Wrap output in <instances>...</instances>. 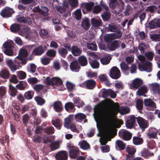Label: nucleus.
Returning a JSON list of instances; mask_svg holds the SVG:
<instances>
[{
  "instance_id": "obj_45",
  "label": "nucleus",
  "mask_w": 160,
  "mask_h": 160,
  "mask_svg": "<svg viewBox=\"0 0 160 160\" xmlns=\"http://www.w3.org/2000/svg\"><path fill=\"white\" fill-rule=\"evenodd\" d=\"M58 53L62 57L65 58L68 54V52L65 48H61L59 49Z\"/></svg>"
},
{
  "instance_id": "obj_20",
  "label": "nucleus",
  "mask_w": 160,
  "mask_h": 160,
  "mask_svg": "<svg viewBox=\"0 0 160 160\" xmlns=\"http://www.w3.org/2000/svg\"><path fill=\"white\" fill-rule=\"evenodd\" d=\"M148 26L151 29L156 27L160 28V19L155 18L152 20L148 23Z\"/></svg>"
},
{
  "instance_id": "obj_44",
  "label": "nucleus",
  "mask_w": 160,
  "mask_h": 160,
  "mask_svg": "<svg viewBox=\"0 0 160 160\" xmlns=\"http://www.w3.org/2000/svg\"><path fill=\"white\" fill-rule=\"evenodd\" d=\"M88 48L92 50L96 51L97 49V47L95 42L92 43H88L87 44Z\"/></svg>"
},
{
  "instance_id": "obj_64",
  "label": "nucleus",
  "mask_w": 160,
  "mask_h": 160,
  "mask_svg": "<svg viewBox=\"0 0 160 160\" xmlns=\"http://www.w3.org/2000/svg\"><path fill=\"white\" fill-rule=\"evenodd\" d=\"M56 51L53 49L48 50L46 52L47 55L50 57H54L56 56Z\"/></svg>"
},
{
  "instance_id": "obj_25",
  "label": "nucleus",
  "mask_w": 160,
  "mask_h": 160,
  "mask_svg": "<svg viewBox=\"0 0 160 160\" xmlns=\"http://www.w3.org/2000/svg\"><path fill=\"white\" fill-rule=\"evenodd\" d=\"M74 103L79 108L82 107L84 105V102L79 98L74 97L73 99Z\"/></svg>"
},
{
  "instance_id": "obj_27",
  "label": "nucleus",
  "mask_w": 160,
  "mask_h": 160,
  "mask_svg": "<svg viewBox=\"0 0 160 160\" xmlns=\"http://www.w3.org/2000/svg\"><path fill=\"white\" fill-rule=\"evenodd\" d=\"M79 145L80 148L83 150H87L90 148L89 144L85 140H82L79 142Z\"/></svg>"
},
{
  "instance_id": "obj_55",
  "label": "nucleus",
  "mask_w": 160,
  "mask_h": 160,
  "mask_svg": "<svg viewBox=\"0 0 160 160\" xmlns=\"http://www.w3.org/2000/svg\"><path fill=\"white\" fill-rule=\"evenodd\" d=\"M4 135V136H2V138H1L0 142L2 144H4L7 142V144H8L9 142V136L7 135H5V133Z\"/></svg>"
},
{
  "instance_id": "obj_43",
  "label": "nucleus",
  "mask_w": 160,
  "mask_h": 160,
  "mask_svg": "<svg viewBox=\"0 0 160 160\" xmlns=\"http://www.w3.org/2000/svg\"><path fill=\"white\" fill-rule=\"evenodd\" d=\"M44 133L48 134H52L54 133V128L52 126L47 127L43 129Z\"/></svg>"
},
{
  "instance_id": "obj_11",
  "label": "nucleus",
  "mask_w": 160,
  "mask_h": 160,
  "mask_svg": "<svg viewBox=\"0 0 160 160\" xmlns=\"http://www.w3.org/2000/svg\"><path fill=\"white\" fill-rule=\"evenodd\" d=\"M68 158V154L65 151H59L55 155V158L57 160H67Z\"/></svg>"
},
{
  "instance_id": "obj_15",
  "label": "nucleus",
  "mask_w": 160,
  "mask_h": 160,
  "mask_svg": "<svg viewBox=\"0 0 160 160\" xmlns=\"http://www.w3.org/2000/svg\"><path fill=\"white\" fill-rule=\"evenodd\" d=\"M158 130L155 128H151L149 129L147 135L149 138H157Z\"/></svg>"
},
{
  "instance_id": "obj_30",
  "label": "nucleus",
  "mask_w": 160,
  "mask_h": 160,
  "mask_svg": "<svg viewBox=\"0 0 160 160\" xmlns=\"http://www.w3.org/2000/svg\"><path fill=\"white\" fill-rule=\"evenodd\" d=\"M101 106V103H98L95 106L94 108V113H93L94 117H98L99 116Z\"/></svg>"
},
{
  "instance_id": "obj_19",
  "label": "nucleus",
  "mask_w": 160,
  "mask_h": 160,
  "mask_svg": "<svg viewBox=\"0 0 160 160\" xmlns=\"http://www.w3.org/2000/svg\"><path fill=\"white\" fill-rule=\"evenodd\" d=\"M107 47L109 50L113 51L119 48V42L117 40L112 41L107 43Z\"/></svg>"
},
{
  "instance_id": "obj_32",
  "label": "nucleus",
  "mask_w": 160,
  "mask_h": 160,
  "mask_svg": "<svg viewBox=\"0 0 160 160\" xmlns=\"http://www.w3.org/2000/svg\"><path fill=\"white\" fill-rule=\"evenodd\" d=\"M115 6L114 9H117L118 11H122L124 9L125 4L122 0H119V2H118Z\"/></svg>"
},
{
  "instance_id": "obj_60",
  "label": "nucleus",
  "mask_w": 160,
  "mask_h": 160,
  "mask_svg": "<svg viewBox=\"0 0 160 160\" xmlns=\"http://www.w3.org/2000/svg\"><path fill=\"white\" fill-rule=\"evenodd\" d=\"M154 54L152 52L149 51L145 54V56L148 60L151 61L153 59Z\"/></svg>"
},
{
  "instance_id": "obj_57",
  "label": "nucleus",
  "mask_w": 160,
  "mask_h": 160,
  "mask_svg": "<svg viewBox=\"0 0 160 160\" xmlns=\"http://www.w3.org/2000/svg\"><path fill=\"white\" fill-rule=\"evenodd\" d=\"M29 30V28L28 27H24L19 32V34L23 36L27 34Z\"/></svg>"
},
{
  "instance_id": "obj_62",
  "label": "nucleus",
  "mask_w": 160,
  "mask_h": 160,
  "mask_svg": "<svg viewBox=\"0 0 160 160\" xmlns=\"http://www.w3.org/2000/svg\"><path fill=\"white\" fill-rule=\"evenodd\" d=\"M75 118L77 120H83L86 118V116L83 113H79L75 115Z\"/></svg>"
},
{
  "instance_id": "obj_13",
  "label": "nucleus",
  "mask_w": 160,
  "mask_h": 160,
  "mask_svg": "<svg viewBox=\"0 0 160 160\" xmlns=\"http://www.w3.org/2000/svg\"><path fill=\"white\" fill-rule=\"evenodd\" d=\"M143 83L142 80L136 78L133 81L132 83L130 84V88L132 89H138L142 84Z\"/></svg>"
},
{
  "instance_id": "obj_59",
  "label": "nucleus",
  "mask_w": 160,
  "mask_h": 160,
  "mask_svg": "<svg viewBox=\"0 0 160 160\" xmlns=\"http://www.w3.org/2000/svg\"><path fill=\"white\" fill-rule=\"evenodd\" d=\"M110 13L108 12H105L101 16L104 21H108L110 17Z\"/></svg>"
},
{
  "instance_id": "obj_21",
  "label": "nucleus",
  "mask_w": 160,
  "mask_h": 160,
  "mask_svg": "<svg viewBox=\"0 0 160 160\" xmlns=\"http://www.w3.org/2000/svg\"><path fill=\"white\" fill-rule=\"evenodd\" d=\"M45 49L43 47L40 46L35 48L32 52V55L35 56H40L44 52Z\"/></svg>"
},
{
  "instance_id": "obj_9",
  "label": "nucleus",
  "mask_w": 160,
  "mask_h": 160,
  "mask_svg": "<svg viewBox=\"0 0 160 160\" xmlns=\"http://www.w3.org/2000/svg\"><path fill=\"white\" fill-rule=\"evenodd\" d=\"M144 104L145 106L148 107L149 110H154L156 108L155 103L151 99H145Z\"/></svg>"
},
{
  "instance_id": "obj_29",
  "label": "nucleus",
  "mask_w": 160,
  "mask_h": 160,
  "mask_svg": "<svg viewBox=\"0 0 160 160\" xmlns=\"http://www.w3.org/2000/svg\"><path fill=\"white\" fill-rule=\"evenodd\" d=\"M147 87L146 86L140 87L137 92L139 96L144 95V96H146V95H144V94L147 93Z\"/></svg>"
},
{
  "instance_id": "obj_33",
  "label": "nucleus",
  "mask_w": 160,
  "mask_h": 160,
  "mask_svg": "<svg viewBox=\"0 0 160 160\" xmlns=\"http://www.w3.org/2000/svg\"><path fill=\"white\" fill-rule=\"evenodd\" d=\"M91 22L92 26L94 27H100L102 25L101 20H99L95 18H92V19Z\"/></svg>"
},
{
  "instance_id": "obj_18",
  "label": "nucleus",
  "mask_w": 160,
  "mask_h": 160,
  "mask_svg": "<svg viewBox=\"0 0 160 160\" xmlns=\"http://www.w3.org/2000/svg\"><path fill=\"white\" fill-rule=\"evenodd\" d=\"M54 110L56 112H59L62 111L63 109V105L60 101L55 102L53 103Z\"/></svg>"
},
{
  "instance_id": "obj_28",
  "label": "nucleus",
  "mask_w": 160,
  "mask_h": 160,
  "mask_svg": "<svg viewBox=\"0 0 160 160\" xmlns=\"http://www.w3.org/2000/svg\"><path fill=\"white\" fill-rule=\"evenodd\" d=\"M78 61L80 64L82 66H85L88 64V60L87 58L84 56H81L79 57Z\"/></svg>"
},
{
  "instance_id": "obj_40",
  "label": "nucleus",
  "mask_w": 160,
  "mask_h": 160,
  "mask_svg": "<svg viewBox=\"0 0 160 160\" xmlns=\"http://www.w3.org/2000/svg\"><path fill=\"white\" fill-rule=\"evenodd\" d=\"M116 146L121 150H124L125 148L126 144L121 140H118L116 142Z\"/></svg>"
},
{
  "instance_id": "obj_6",
  "label": "nucleus",
  "mask_w": 160,
  "mask_h": 160,
  "mask_svg": "<svg viewBox=\"0 0 160 160\" xmlns=\"http://www.w3.org/2000/svg\"><path fill=\"white\" fill-rule=\"evenodd\" d=\"M70 148L69 151V156L72 159H75L79 155L80 151L79 149L77 147H75L70 144L68 146Z\"/></svg>"
},
{
  "instance_id": "obj_42",
  "label": "nucleus",
  "mask_w": 160,
  "mask_h": 160,
  "mask_svg": "<svg viewBox=\"0 0 160 160\" xmlns=\"http://www.w3.org/2000/svg\"><path fill=\"white\" fill-rule=\"evenodd\" d=\"M34 93L31 91H28L25 92L24 98L27 100L31 99L33 97Z\"/></svg>"
},
{
  "instance_id": "obj_4",
  "label": "nucleus",
  "mask_w": 160,
  "mask_h": 160,
  "mask_svg": "<svg viewBox=\"0 0 160 160\" xmlns=\"http://www.w3.org/2000/svg\"><path fill=\"white\" fill-rule=\"evenodd\" d=\"M14 12L13 8L6 7L1 10L0 15L3 18H8L12 17Z\"/></svg>"
},
{
  "instance_id": "obj_26",
  "label": "nucleus",
  "mask_w": 160,
  "mask_h": 160,
  "mask_svg": "<svg viewBox=\"0 0 160 160\" xmlns=\"http://www.w3.org/2000/svg\"><path fill=\"white\" fill-rule=\"evenodd\" d=\"M28 84L24 81H20L18 84L16 85L17 88L20 90H24L27 87Z\"/></svg>"
},
{
  "instance_id": "obj_51",
  "label": "nucleus",
  "mask_w": 160,
  "mask_h": 160,
  "mask_svg": "<svg viewBox=\"0 0 160 160\" xmlns=\"http://www.w3.org/2000/svg\"><path fill=\"white\" fill-rule=\"evenodd\" d=\"M107 29L110 32H115L117 30V27L113 23H111L108 25Z\"/></svg>"
},
{
  "instance_id": "obj_39",
  "label": "nucleus",
  "mask_w": 160,
  "mask_h": 160,
  "mask_svg": "<svg viewBox=\"0 0 160 160\" xmlns=\"http://www.w3.org/2000/svg\"><path fill=\"white\" fill-rule=\"evenodd\" d=\"M52 124L58 129H61L62 126V122L60 119H57L55 120H52Z\"/></svg>"
},
{
  "instance_id": "obj_2",
  "label": "nucleus",
  "mask_w": 160,
  "mask_h": 160,
  "mask_svg": "<svg viewBox=\"0 0 160 160\" xmlns=\"http://www.w3.org/2000/svg\"><path fill=\"white\" fill-rule=\"evenodd\" d=\"M43 82L46 85L52 87L54 86H58L62 84V79L58 77H53L51 78L49 77H48L44 80Z\"/></svg>"
},
{
  "instance_id": "obj_17",
  "label": "nucleus",
  "mask_w": 160,
  "mask_h": 160,
  "mask_svg": "<svg viewBox=\"0 0 160 160\" xmlns=\"http://www.w3.org/2000/svg\"><path fill=\"white\" fill-rule=\"evenodd\" d=\"M96 82L92 79H88L85 81L86 88L88 89H93L96 87Z\"/></svg>"
},
{
  "instance_id": "obj_12",
  "label": "nucleus",
  "mask_w": 160,
  "mask_h": 160,
  "mask_svg": "<svg viewBox=\"0 0 160 160\" xmlns=\"http://www.w3.org/2000/svg\"><path fill=\"white\" fill-rule=\"evenodd\" d=\"M137 118L134 115H132L129 117L126 123V125L127 128H131L133 127Z\"/></svg>"
},
{
  "instance_id": "obj_37",
  "label": "nucleus",
  "mask_w": 160,
  "mask_h": 160,
  "mask_svg": "<svg viewBox=\"0 0 160 160\" xmlns=\"http://www.w3.org/2000/svg\"><path fill=\"white\" fill-rule=\"evenodd\" d=\"M60 146L59 141H54L52 142L50 145V147L52 151L58 149Z\"/></svg>"
},
{
  "instance_id": "obj_52",
  "label": "nucleus",
  "mask_w": 160,
  "mask_h": 160,
  "mask_svg": "<svg viewBox=\"0 0 160 160\" xmlns=\"http://www.w3.org/2000/svg\"><path fill=\"white\" fill-rule=\"evenodd\" d=\"M44 88V85L41 84L35 85L33 87V89L37 93L39 92L40 91L42 90Z\"/></svg>"
},
{
  "instance_id": "obj_54",
  "label": "nucleus",
  "mask_w": 160,
  "mask_h": 160,
  "mask_svg": "<svg viewBox=\"0 0 160 160\" xmlns=\"http://www.w3.org/2000/svg\"><path fill=\"white\" fill-rule=\"evenodd\" d=\"M87 76L90 78H97L98 73L97 72L89 71L87 73Z\"/></svg>"
},
{
  "instance_id": "obj_50",
  "label": "nucleus",
  "mask_w": 160,
  "mask_h": 160,
  "mask_svg": "<svg viewBox=\"0 0 160 160\" xmlns=\"http://www.w3.org/2000/svg\"><path fill=\"white\" fill-rule=\"evenodd\" d=\"M142 156L146 158L149 156H152L153 155V154L152 153H150L148 149L145 148H144L141 152Z\"/></svg>"
},
{
  "instance_id": "obj_34",
  "label": "nucleus",
  "mask_w": 160,
  "mask_h": 160,
  "mask_svg": "<svg viewBox=\"0 0 160 160\" xmlns=\"http://www.w3.org/2000/svg\"><path fill=\"white\" fill-rule=\"evenodd\" d=\"M9 92L11 95L12 97H14L16 95L18 91L17 89L11 84L9 85Z\"/></svg>"
},
{
  "instance_id": "obj_8",
  "label": "nucleus",
  "mask_w": 160,
  "mask_h": 160,
  "mask_svg": "<svg viewBox=\"0 0 160 160\" xmlns=\"http://www.w3.org/2000/svg\"><path fill=\"white\" fill-rule=\"evenodd\" d=\"M120 72L119 69L116 66L112 67L110 72V76L112 78L117 79L120 77Z\"/></svg>"
},
{
  "instance_id": "obj_41",
  "label": "nucleus",
  "mask_w": 160,
  "mask_h": 160,
  "mask_svg": "<svg viewBox=\"0 0 160 160\" xmlns=\"http://www.w3.org/2000/svg\"><path fill=\"white\" fill-rule=\"evenodd\" d=\"M133 142L135 145H140L143 143V140L142 138L138 137H134L133 138Z\"/></svg>"
},
{
  "instance_id": "obj_47",
  "label": "nucleus",
  "mask_w": 160,
  "mask_h": 160,
  "mask_svg": "<svg viewBox=\"0 0 160 160\" xmlns=\"http://www.w3.org/2000/svg\"><path fill=\"white\" fill-rule=\"evenodd\" d=\"M34 99L37 104L40 105H42L45 102V100L39 96H37L34 98Z\"/></svg>"
},
{
  "instance_id": "obj_53",
  "label": "nucleus",
  "mask_w": 160,
  "mask_h": 160,
  "mask_svg": "<svg viewBox=\"0 0 160 160\" xmlns=\"http://www.w3.org/2000/svg\"><path fill=\"white\" fill-rule=\"evenodd\" d=\"M120 66L122 71L124 72H126L129 68L128 65L124 62H122Z\"/></svg>"
},
{
  "instance_id": "obj_36",
  "label": "nucleus",
  "mask_w": 160,
  "mask_h": 160,
  "mask_svg": "<svg viewBox=\"0 0 160 160\" xmlns=\"http://www.w3.org/2000/svg\"><path fill=\"white\" fill-rule=\"evenodd\" d=\"M89 63L93 68H97L99 67V62L96 59H90L89 60Z\"/></svg>"
},
{
  "instance_id": "obj_58",
  "label": "nucleus",
  "mask_w": 160,
  "mask_h": 160,
  "mask_svg": "<svg viewBox=\"0 0 160 160\" xmlns=\"http://www.w3.org/2000/svg\"><path fill=\"white\" fill-rule=\"evenodd\" d=\"M151 87L153 91L155 92H158L159 91V86L158 83H154L151 85Z\"/></svg>"
},
{
  "instance_id": "obj_63",
  "label": "nucleus",
  "mask_w": 160,
  "mask_h": 160,
  "mask_svg": "<svg viewBox=\"0 0 160 160\" xmlns=\"http://www.w3.org/2000/svg\"><path fill=\"white\" fill-rule=\"evenodd\" d=\"M28 54V52L25 49H21L19 53V56L22 57H26Z\"/></svg>"
},
{
  "instance_id": "obj_7",
  "label": "nucleus",
  "mask_w": 160,
  "mask_h": 160,
  "mask_svg": "<svg viewBox=\"0 0 160 160\" xmlns=\"http://www.w3.org/2000/svg\"><path fill=\"white\" fill-rule=\"evenodd\" d=\"M109 102L111 104H108V106L107 107V110L114 112L116 111L118 112L119 110V105L118 102L114 103L112 100L109 99Z\"/></svg>"
},
{
  "instance_id": "obj_22",
  "label": "nucleus",
  "mask_w": 160,
  "mask_h": 160,
  "mask_svg": "<svg viewBox=\"0 0 160 160\" xmlns=\"http://www.w3.org/2000/svg\"><path fill=\"white\" fill-rule=\"evenodd\" d=\"M71 52L74 56H79L82 52V50L78 48L76 45H73L72 47Z\"/></svg>"
},
{
  "instance_id": "obj_5",
  "label": "nucleus",
  "mask_w": 160,
  "mask_h": 160,
  "mask_svg": "<svg viewBox=\"0 0 160 160\" xmlns=\"http://www.w3.org/2000/svg\"><path fill=\"white\" fill-rule=\"evenodd\" d=\"M118 136L124 140L129 141L132 138V134L127 130L122 129L119 131Z\"/></svg>"
},
{
  "instance_id": "obj_1",
  "label": "nucleus",
  "mask_w": 160,
  "mask_h": 160,
  "mask_svg": "<svg viewBox=\"0 0 160 160\" xmlns=\"http://www.w3.org/2000/svg\"><path fill=\"white\" fill-rule=\"evenodd\" d=\"M15 63L11 59H8L6 61L7 66L9 67L11 71L14 72L22 66L21 59V56H18L14 60Z\"/></svg>"
},
{
  "instance_id": "obj_24",
  "label": "nucleus",
  "mask_w": 160,
  "mask_h": 160,
  "mask_svg": "<svg viewBox=\"0 0 160 160\" xmlns=\"http://www.w3.org/2000/svg\"><path fill=\"white\" fill-rule=\"evenodd\" d=\"M81 26L86 30H88L90 27L89 19L85 17L82 22Z\"/></svg>"
},
{
  "instance_id": "obj_14",
  "label": "nucleus",
  "mask_w": 160,
  "mask_h": 160,
  "mask_svg": "<svg viewBox=\"0 0 160 160\" xmlns=\"http://www.w3.org/2000/svg\"><path fill=\"white\" fill-rule=\"evenodd\" d=\"M152 63L148 61L145 62L142 64L141 65L140 64L138 65V68L140 69V68L142 67V68L145 71L148 72H150L152 71Z\"/></svg>"
},
{
  "instance_id": "obj_48",
  "label": "nucleus",
  "mask_w": 160,
  "mask_h": 160,
  "mask_svg": "<svg viewBox=\"0 0 160 160\" xmlns=\"http://www.w3.org/2000/svg\"><path fill=\"white\" fill-rule=\"evenodd\" d=\"M26 73L22 71H20L17 72V77L20 79H23L26 77Z\"/></svg>"
},
{
  "instance_id": "obj_56",
  "label": "nucleus",
  "mask_w": 160,
  "mask_h": 160,
  "mask_svg": "<svg viewBox=\"0 0 160 160\" xmlns=\"http://www.w3.org/2000/svg\"><path fill=\"white\" fill-rule=\"evenodd\" d=\"M74 15L77 20H80L81 19L82 15L81 10L79 9H77L75 11Z\"/></svg>"
},
{
  "instance_id": "obj_10",
  "label": "nucleus",
  "mask_w": 160,
  "mask_h": 160,
  "mask_svg": "<svg viewBox=\"0 0 160 160\" xmlns=\"http://www.w3.org/2000/svg\"><path fill=\"white\" fill-rule=\"evenodd\" d=\"M137 120L140 128L142 130L147 128L148 125L147 122L142 118L138 117L137 118Z\"/></svg>"
},
{
  "instance_id": "obj_49",
  "label": "nucleus",
  "mask_w": 160,
  "mask_h": 160,
  "mask_svg": "<svg viewBox=\"0 0 160 160\" xmlns=\"http://www.w3.org/2000/svg\"><path fill=\"white\" fill-rule=\"evenodd\" d=\"M103 118L105 122L108 124L111 123L112 119L109 115L107 113L104 114L103 115Z\"/></svg>"
},
{
  "instance_id": "obj_35",
  "label": "nucleus",
  "mask_w": 160,
  "mask_h": 160,
  "mask_svg": "<svg viewBox=\"0 0 160 160\" xmlns=\"http://www.w3.org/2000/svg\"><path fill=\"white\" fill-rule=\"evenodd\" d=\"M10 73L9 71L6 70L4 69L0 72V76L4 79H7L9 78Z\"/></svg>"
},
{
  "instance_id": "obj_16",
  "label": "nucleus",
  "mask_w": 160,
  "mask_h": 160,
  "mask_svg": "<svg viewBox=\"0 0 160 160\" xmlns=\"http://www.w3.org/2000/svg\"><path fill=\"white\" fill-rule=\"evenodd\" d=\"M70 68L71 71L75 72H78L81 68L78 62L76 60L72 61L70 64Z\"/></svg>"
},
{
  "instance_id": "obj_61",
  "label": "nucleus",
  "mask_w": 160,
  "mask_h": 160,
  "mask_svg": "<svg viewBox=\"0 0 160 160\" xmlns=\"http://www.w3.org/2000/svg\"><path fill=\"white\" fill-rule=\"evenodd\" d=\"M29 119V117L27 114L24 115L22 116V122L25 126H27L28 122V120Z\"/></svg>"
},
{
  "instance_id": "obj_46",
  "label": "nucleus",
  "mask_w": 160,
  "mask_h": 160,
  "mask_svg": "<svg viewBox=\"0 0 160 160\" xmlns=\"http://www.w3.org/2000/svg\"><path fill=\"white\" fill-rule=\"evenodd\" d=\"M48 8L45 7H42L40 9L39 13L44 16H46L48 15Z\"/></svg>"
},
{
  "instance_id": "obj_3",
  "label": "nucleus",
  "mask_w": 160,
  "mask_h": 160,
  "mask_svg": "<svg viewBox=\"0 0 160 160\" xmlns=\"http://www.w3.org/2000/svg\"><path fill=\"white\" fill-rule=\"evenodd\" d=\"M14 44V42L12 41L6 42L3 44V47L5 49L3 52L5 54L10 56L13 55L14 52L13 48Z\"/></svg>"
},
{
  "instance_id": "obj_23",
  "label": "nucleus",
  "mask_w": 160,
  "mask_h": 160,
  "mask_svg": "<svg viewBox=\"0 0 160 160\" xmlns=\"http://www.w3.org/2000/svg\"><path fill=\"white\" fill-rule=\"evenodd\" d=\"M65 108L66 111L69 112H73L75 110L73 103L70 102L65 103Z\"/></svg>"
},
{
  "instance_id": "obj_31",
  "label": "nucleus",
  "mask_w": 160,
  "mask_h": 160,
  "mask_svg": "<svg viewBox=\"0 0 160 160\" xmlns=\"http://www.w3.org/2000/svg\"><path fill=\"white\" fill-rule=\"evenodd\" d=\"M94 5L93 2L83 3L82 5V8L86 9L87 11H90Z\"/></svg>"
},
{
  "instance_id": "obj_38",
  "label": "nucleus",
  "mask_w": 160,
  "mask_h": 160,
  "mask_svg": "<svg viewBox=\"0 0 160 160\" xmlns=\"http://www.w3.org/2000/svg\"><path fill=\"white\" fill-rule=\"evenodd\" d=\"M10 28L11 32L15 33L20 30V26L19 24L14 23L11 25Z\"/></svg>"
}]
</instances>
